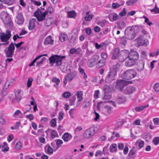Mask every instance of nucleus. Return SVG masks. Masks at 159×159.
Masks as SVG:
<instances>
[{
    "mask_svg": "<svg viewBox=\"0 0 159 159\" xmlns=\"http://www.w3.org/2000/svg\"><path fill=\"white\" fill-rule=\"evenodd\" d=\"M117 150V145L115 143L112 144L110 146V151L113 152H116Z\"/></svg>",
    "mask_w": 159,
    "mask_h": 159,
    "instance_id": "28",
    "label": "nucleus"
},
{
    "mask_svg": "<svg viewBox=\"0 0 159 159\" xmlns=\"http://www.w3.org/2000/svg\"><path fill=\"white\" fill-rule=\"evenodd\" d=\"M16 18L18 20H23V17L22 12H19L16 16Z\"/></svg>",
    "mask_w": 159,
    "mask_h": 159,
    "instance_id": "48",
    "label": "nucleus"
},
{
    "mask_svg": "<svg viewBox=\"0 0 159 159\" xmlns=\"http://www.w3.org/2000/svg\"><path fill=\"white\" fill-rule=\"evenodd\" d=\"M126 38L125 37L123 36L120 39V44L121 45H123L124 46L127 43V40L126 39Z\"/></svg>",
    "mask_w": 159,
    "mask_h": 159,
    "instance_id": "38",
    "label": "nucleus"
},
{
    "mask_svg": "<svg viewBox=\"0 0 159 159\" xmlns=\"http://www.w3.org/2000/svg\"><path fill=\"white\" fill-rule=\"evenodd\" d=\"M119 51V49L118 48H116L114 49V52L111 57L112 59H115L118 57Z\"/></svg>",
    "mask_w": 159,
    "mask_h": 159,
    "instance_id": "20",
    "label": "nucleus"
},
{
    "mask_svg": "<svg viewBox=\"0 0 159 159\" xmlns=\"http://www.w3.org/2000/svg\"><path fill=\"white\" fill-rule=\"evenodd\" d=\"M137 75L136 71L134 69L127 70L121 74L120 77L126 80H130L134 77Z\"/></svg>",
    "mask_w": 159,
    "mask_h": 159,
    "instance_id": "2",
    "label": "nucleus"
},
{
    "mask_svg": "<svg viewBox=\"0 0 159 159\" xmlns=\"http://www.w3.org/2000/svg\"><path fill=\"white\" fill-rule=\"evenodd\" d=\"M76 100V98L74 96L70 98L69 100L70 105L72 106L73 105L75 102Z\"/></svg>",
    "mask_w": 159,
    "mask_h": 159,
    "instance_id": "47",
    "label": "nucleus"
},
{
    "mask_svg": "<svg viewBox=\"0 0 159 159\" xmlns=\"http://www.w3.org/2000/svg\"><path fill=\"white\" fill-rule=\"evenodd\" d=\"M23 91L21 90H18L15 93V95L16 97V99L18 102H19L21 98L22 95Z\"/></svg>",
    "mask_w": 159,
    "mask_h": 159,
    "instance_id": "15",
    "label": "nucleus"
},
{
    "mask_svg": "<svg viewBox=\"0 0 159 159\" xmlns=\"http://www.w3.org/2000/svg\"><path fill=\"white\" fill-rule=\"evenodd\" d=\"M144 109L143 106H139L135 108L134 110L136 111H139L143 110Z\"/></svg>",
    "mask_w": 159,
    "mask_h": 159,
    "instance_id": "56",
    "label": "nucleus"
},
{
    "mask_svg": "<svg viewBox=\"0 0 159 159\" xmlns=\"http://www.w3.org/2000/svg\"><path fill=\"white\" fill-rule=\"evenodd\" d=\"M132 27V29L134 31V32H135V34L139 31V27L138 26L136 25Z\"/></svg>",
    "mask_w": 159,
    "mask_h": 159,
    "instance_id": "57",
    "label": "nucleus"
},
{
    "mask_svg": "<svg viewBox=\"0 0 159 159\" xmlns=\"http://www.w3.org/2000/svg\"><path fill=\"white\" fill-rule=\"evenodd\" d=\"M75 73H69L65 77L63 80V83L66 84L67 83V81H71L73 78L75 76Z\"/></svg>",
    "mask_w": 159,
    "mask_h": 159,
    "instance_id": "11",
    "label": "nucleus"
},
{
    "mask_svg": "<svg viewBox=\"0 0 159 159\" xmlns=\"http://www.w3.org/2000/svg\"><path fill=\"white\" fill-rule=\"evenodd\" d=\"M75 110V109L72 108L70 109V110L69 111V114L71 118H73L74 117V113Z\"/></svg>",
    "mask_w": 159,
    "mask_h": 159,
    "instance_id": "51",
    "label": "nucleus"
},
{
    "mask_svg": "<svg viewBox=\"0 0 159 159\" xmlns=\"http://www.w3.org/2000/svg\"><path fill=\"white\" fill-rule=\"evenodd\" d=\"M135 63V61L130 58H128L125 60V65L127 67H130L134 65Z\"/></svg>",
    "mask_w": 159,
    "mask_h": 159,
    "instance_id": "17",
    "label": "nucleus"
},
{
    "mask_svg": "<svg viewBox=\"0 0 159 159\" xmlns=\"http://www.w3.org/2000/svg\"><path fill=\"white\" fill-rule=\"evenodd\" d=\"M136 89L135 87L129 86L125 88L124 89V92L126 94H130L136 91Z\"/></svg>",
    "mask_w": 159,
    "mask_h": 159,
    "instance_id": "12",
    "label": "nucleus"
},
{
    "mask_svg": "<svg viewBox=\"0 0 159 159\" xmlns=\"http://www.w3.org/2000/svg\"><path fill=\"white\" fill-rule=\"evenodd\" d=\"M96 130L94 127H90L86 130L83 134V136L85 139L91 138L95 134Z\"/></svg>",
    "mask_w": 159,
    "mask_h": 159,
    "instance_id": "7",
    "label": "nucleus"
},
{
    "mask_svg": "<svg viewBox=\"0 0 159 159\" xmlns=\"http://www.w3.org/2000/svg\"><path fill=\"white\" fill-rule=\"evenodd\" d=\"M51 137L52 138L54 139L58 136L57 132L54 130H52L51 132Z\"/></svg>",
    "mask_w": 159,
    "mask_h": 159,
    "instance_id": "44",
    "label": "nucleus"
},
{
    "mask_svg": "<svg viewBox=\"0 0 159 159\" xmlns=\"http://www.w3.org/2000/svg\"><path fill=\"white\" fill-rule=\"evenodd\" d=\"M39 11H40L39 8L34 12V16L36 17L37 20H40V14Z\"/></svg>",
    "mask_w": 159,
    "mask_h": 159,
    "instance_id": "45",
    "label": "nucleus"
},
{
    "mask_svg": "<svg viewBox=\"0 0 159 159\" xmlns=\"http://www.w3.org/2000/svg\"><path fill=\"white\" fill-rule=\"evenodd\" d=\"M51 125L52 127H55L56 125V118H53L51 120L50 122Z\"/></svg>",
    "mask_w": 159,
    "mask_h": 159,
    "instance_id": "50",
    "label": "nucleus"
},
{
    "mask_svg": "<svg viewBox=\"0 0 159 159\" xmlns=\"http://www.w3.org/2000/svg\"><path fill=\"white\" fill-rule=\"evenodd\" d=\"M72 138V136L67 132L65 133L62 135V138L65 142H68L71 140Z\"/></svg>",
    "mask_w": 159,
    "mask_h": 159,
    "instance_id": "14",
    "label": "nucleus"
},
{
    "mask_svg": "<svg viewBox=\"0 0 159 159\" xmlns=\"http://www.w3.org/2000/svg\"><path fill=\"white\" fill-rule=\"evenodd\" d=\"M120 66V65L118 63H116L112 66V68L110 69V71L116 73V75H117V71L118 70Z\"/></svg>",
    "mask_w": 159,
    "mask_h": 159,
    "instance_id": "22",
    "label": "nucleus"
},
{
    "mask_svg": "<svg viewBox=\"0 0 159 159\" xmlns=\"http://www.w3.org/2000/svg\"><path fill=\"white\" fill-rule=\"evenodd\" d=\"M105 61L104 60L101 59L99 60L96 64V67L97 68L101 67L105 64Z\"/></svg>",
    "mask_w": 159,
    "mask_h": 159,
    "instance_id": "30",
    "label": "nucleus"
},
{
    "mask_svg": "<svg viewBox=\"0 0 159 159\" xmlns=\"http://www.w3.org/2000/svg\"><path fill=\"white\" fill-rule=\"evenodd\" d=\"M126 101L125 98L124 96H121L118 98L116 101L119 104L123 103H124Z\"/></svg>",
    "mask_w": 159,
    "mask_h": 159,
    "instance_id": "31",
    "label": "nucleus"
},
{
    "mask_svg": "<svg viewBox=\"0 0 159 159\" xmlns=\"http://www.w3.org/2000/svg\"><path fill=\"white\" fill-rule=\"evenodd\" d=\"M82 105L84 108H87L89 105V102L87 100H84Z\"/></svg>",
    "mask_w": 159,
    "mask_h": 159,
    "instance_id": "49",
    "label": "nucleus"
},
{
    "mask_svg": "<svg viewBox=\"0 0 159 159\" xmlns=\"http://www.w3.org/2000/svg\"><path fill=\"white\" fill-rule=\"evenodd\" d=\"M64 114L62 111H60L59 113V119L61 121L63 118Z\"/></svg>",
    "mask_w": 159,
    "mask_h": 159,
    "instance_id": "60",
    "label": "nucleus"
},
{
    "mask_svg": "<svg viewBox=\"0 0 159 159\" xmlns=\"http://www.w3.org/2000/svg\"><path fill=\"white\" fill-rule=\"evenodd\" d=\"M104 43H102L100 44H99L97 43H96L95 44V48L97 49H99L103 47L104 45Z\"/></svg>",
    "mask_w": 159,
    "mask_h": 159,
    "instance_id": "59",
    "label": "nucleus"
},
{
    "mask_svg": "<svg viewBox=\"0 0 159 159\" xmlns=\"http://www.w3.org/2000/svg\"><path fill=\"white\" fill-rule=\"evenodd\" d=\"M138 1V0H129L126 2V4L127 6H132Z\"/></svg>",
    "mask_w": 159,
    "mask_h": 159,
    "instance_id": "36",
    "label": "nucleus"
},
{
    "mask_svg": "<svg viewBox=\"0 0 159 159\" xmlns=\"http://www.w3.org/2000/svg\"><path fill=\"white\" fill-rule=\"evenodd\" d=\"M11 31L7 30H6V33H0V38L2 42H7L9 40L11 37Z\"/></svg>",
    "mask_w": 159,
    "mask_h": 159,
    "instance_id": "8",
    "label": "nucleus"
},
{
    "mask_svg": "<svg viewBox=\"0 0 159 159\" xmlns=\"http://www.w3.org/2000/svg\"><path fill=\"white\" fill-rule=\"evenodd\" d=\"M52 9L51 7H49L48 8V10L46 11L43 13H42L40 11V20H44L45 19V17L48 16V15H49L52 13L51 10Z\"/></svg>",
    "mask_w": 159,
    "mask_h": 159,
    "instance_id": "13",
    "label": "nucleus"
},
{
    "mask_svg": "<svg viewBox=\"0 0 159 159\" xmlns=\"http://www.w3.org/2000/svg\"><path fill=\"white\" fill-rule=\"evenodd\" d=\"M153 121L155 125H159V118H153Z\"/></svg>",
    "mask_w": 159,
    "mask_h": 159,
    "instance_id": "58",
    "label": "nucleus"
},
{
    "mask_svg": "<svg viewBox=\"0 0 159 159\" xmlns=\"http://www.w3.org/2000/svg\"><path fill=\"white\" fill-rule=\"evenodd\" d=\"M159 54V49H158L153 52H150L149 56L150 57H154L157 56Z\"/></svg>",
    "mask_w": 159,
    "mask_h": 159,
    "instance_id": "35",
    "label": "nucleus"
},
{
    "mask_svg": "<svg viewBox=\"0 0 159 159\" xmlns=\"http://www.w3.org/2000/svg\"><path fill=\"white\" fill-rule=\"evenodd\" d=\"M139 58V55L136 51L133 50L130 51L129 53V58H130L135 61Z\"/></svg>",
    "mask_w": 159,
    "mask_h": 159,
    "instance_id": "10",
    "label": "nucleus"
},
{
    "mask_svg": "<svg viewBox=\"0 0 159 159\" xmlns=\"http://www.w3.org/2000/svg\"><path fill=\"white\" fill-rule=\"evenodd\" d=\"M131 83V81H128L124 80H117L116 88L119 90L121 91L126 85Z\"/></svg>",
    "mask_w": 159,
    "mask_h": 159,
    "instance_id": "4",
    "label": "nucleus"
},
{
    "mask_svg": "<svg viewBox=\"0 0 159 159\" xmlns=\"http://www.w3.org/2000/svg\"><path fill=\"white\" fill-rule=\"evenodd\" d=\"M116 75V73L111 72L110 71L105 77V82L107 84H109L114 82L115 80Z\"/></svg>",
    "mask_w": 159,
    "mask_h": 159,
    "instance_id": "6",
    "label": "nucleus"
},
{
    "mask_svg": "<svg viewBox=\"0 0 159 159\" xmlns=\"http://www.w3.org/2000/svg\"><path fill=\"white\" fill-rule=\"evenodd\" d=\"M82 129V128L81 126H79L77 127L75 129L74 132L75 134H76L78 133Z\"/></svg>",
    "mask_w": 159,
    "mask_h": 159,
    "instance_id": "53",
    "label": "nucleus"
},
{
    "mask_svg": "<svg viewBox=\"0 0 159 159\" xmlns=\"http://www.w3.org/2000/svg\"><path fill=\"white\" fill-rule=\"evenodd\" d=\"M151 12H154V14L159 13V8L157 7L156 4L155 5L154 8L151 9Z\"/></svg>",
    "mask_w": 159,
    "mask_h": 159,
    "instance_id": "40",
    "label": "nucleus"
},
{
    "mask_svg": "<svg viewBox=\"0 0 159 159\" xmlns=\"http://www.w3.org/2000/svg\"><path fill=\"white\" fill-rule=\"evenodd\" d=\"M66 58L65 56L54 55H52L49 58L50 63L51 66H52L54 63H56L57 66H59L62 64V60Z\"/></svg>",
    "mask_w": 159,
    "mask_h": 159,
    "instance_id": "1",
    "label": "nucleus"
},
{
    "mask_svg": "<svg viewBox=\"0 0 159 159\" xmlns=\"http://www.w3.org/2000/svg\"><path fill=\"white\" fill-rule=\"evenodd\" d=\"M139 46L143 45L144 43V40L142 36H140L135 40Z\"/></svg>",
    "mask_w": 159,
    "mask_h": 159,
    "instance_id": "23",
    "label": "nucleus"
},
{
    "mask_svg": "<svg viewBox=\"0 0 159 159\" xmlns=\"http://www.w3.org/2000/svg\"><path fill=\"white\" fill-rule=\"evenodd\" d=\"M99 58V56L96 55H94L93 57L89 59L87 62V64L89 67H93L95 64V62L98 60Z\"/></svg>",
    "mask_w": 159,
    "mask_h": 159,
    "instance_id": "9",
    "label": "nucleus"
},
{
    "mask_svg": "<svg viewBox=\"0 0 159 159\" xmlns=\"http://www.w3.org/2000/svg\"><path fill=\"white\" fill-rule=\"evenodd\" d=\"M5 25V26L8 28H10L13 25V22L11 20H3Z\"/></svg>",
    "mask_w": 159,
    "mask_h": 159,
    "instance_id": "29",
    "label": "nucleus"
},
{
    "mask_svg": "<svg viewBox=\"0 0 159 159\" xmlns=\"http://www.w3.org/2000/svg\"><path fill=\"white\" fill-rule=\"evenodd\" d=\"M2 2L9 5H12L14 2L13 0H2Z\"/></svg>",
    "mask_w": 159,
    "mask_h": 159,
    "instance_id": "39",
    "label": "nucleus"
},
{
    "mask_svg": "<svg viewBox=\"0 0 159 159\" xmlns=\"http://www.w3.org/2000/svg\"><path fill=\"white\" fill-rule=\"evenodd\" d=\"M15 47L13 43H11L8 47L6 48L4 50L6 57H12L14 55Z\"/></svg>",
    "mask_w": 159,
    "mask_h": 159,
    "instance_id": "3",
    "label": "nucleus"
},
{
    "mask_svg": "<svg viewBox=\"0 0 159 159\" xmlns=\"http://www.w3.org/2000/svg\"><path fill=\"white\" fill-rule=\"evenodd\" d=\"M59 40L62 42L66 40L67 39V35L64 33H61L59 38Z\"/></svg>",
    "mask_w": 159,
    "mask_h": 159,
    "instance_id": "32",
    "label": "nucleus"
},
{
    "mask_svg": "<svg viewBox=\"0 0 159 159\" xmlns=\"http://www.w3.org/2000/svg\"><path fill=\"white\" fill-rule=\"evenodd\" d=\"M107 23L106 20H99L97 22V24L101 27L104 26Z\"/></svg>",
    "mask_w": 159,
    "mask_h": 159,
    "instance_id": "42",
    "label": "nucleus"
},
{
    "mask_svg": "<svg viewBox=\"0 0 159 159\" xmlns=\"http://www.w3.org/2000/svg\"><path fill=\"white\" fill-rule=\"evenodd\" d=\"M67 16L69 18L75 19L77 15L76 13L74 10L68 11L67 12Z\"/></svg>",
    "mask_w": 159,
    "mask_h": 159,
    "instance_id": "19",
    "label": "nucleus"
},
{
    "mask_svg": "<svg viewBox=\"0 0 159 159\" xmlns=\"http://www.w3.org/2000/svg\"><path fill=\"white\" fill-rule=\"evenodd\" d=\"M136 151V149L134 147H133L130 151L128 154L129 157H133V155L135 153Z\"/></svg>",
    "mask_w": 159,
    "mask_h": 159,
    "instance_id": "33",
    "label": "nucleus"
},
{
    "mask_svg": "<svg viewBox=\"0 0 159 159\" xmlns=\"http://www.w3.org/2000/svg\"><path fill=\"white\" fill-rule=\"evenodd\" d=\"M112 107L109 105H106L104 107V110L107 111L108 114H110L111 112Z\"/></svg>",
    "mask_w": 159,
    "mask_h": 159,
    "instance_id": "34",
    "label": "nucleus"
},
{
    "mask_svg": "<svg viewBox=\"0 0 159 159\" xmlns=\"http://www.w3.org/2000/svg\"><path fill=\"white\" fill-rule=\"evenodd\" d=\"M53 40L51 39V36H50L45 39L44 43L45 45H52L53 43Z\"/></svg>",
    "mask_w": 159,
    "mask_h": 159,
    "instance_id": "25",
    "label": "nucleus"
},
{
    "mask_svg": "<svg viewBox=\"0 0 159 159\" xmlns=\"http://www.w3.org/2000/svg\"><path fill=\"white\" fill-rule=\"evenodd\" d=\"M155 90L156 92H159V83H156L155 84L153 87Z\"/></svg>",
    "mask_w": 159,
    "mask_h": 159,
    "instance_id": "61",
    "label": "nucleus"
},
{
    "mask_svg": "<svg viewBox=\"0 0 159 159\" xmlns=\"http://www.w3.org/2000/svg\"><path fill=\"white\" fill-rule=\"evenodd\" d=\"M21 142L20 141H19L16 144L15 148L16 149H20L21 148Z\"/></svg>",
    "mask_w": 159,
    "mask_h": 159,
    "instance_id": "55",
    "label": "nucleus"
},
{
    "mask_svg": "<svg viewBox=\"0 0 159 159\" xmlns=\"http://www.w3.org/2000/svg\"><path fill=\"white\" fill-rule=\"evenodd\" d=\"M129 52L127 50H124L122 51L121 53V55L123 57V60L125 59L127 57L129 58Z\"/></svg>",
    "mask_w": 159,
    "mask_h": 159,
    "instance_id": "21",
    "label": "nucleus"
},
{
    "mask_svg": "<svg viewBox=\"0 0 159 159\" xmlns=\"http://www.w3.org/2000/svg\"><path fill=\"white\" fill-rule=\"evenodd\" d=\"M62 95L65 98H67L71 96V93L69 92H65L62 93Z\"/></svg>",
    "mask_w": 159,
    "mask_h": 159,
    "instance_id": "46",
    "label": "nucleus"
},
{
    "mask_svg": "<svg viewBox=\"0 0 159 159\" xmlns=\"http://www.w3.org/2000/svg\"><path fill=\"white\" fill-rule=\"evenodd\" d=\"M132 27H127L125 30V37L128 39H132L135 37V32L133 30Z\"/></svg>",
    "mask_w": 159,
    "mask_h": 159,
    "instance_id": "5",
    "label": "nucleus"
},
{
    "mask_svg": "<svg viewBox=\"0 0 159 159\" xmlns=\"http://www.w3.org/2000/svg\"><path fill=\"white\" fill-rule=\"evenodd\" d=\"M99 90H95L94 91V97L96 99L99 98Z\"/></svg>",
    "mask_w": 159,
    "mask_h": 159,
    "instance_id": "64",
    "label": "nucleus"
},
{
    "mask_svg": "<svg viewBox=\"0 0 159 159\" xmlns=\"http://www.w3.org/2000/svg\"><path fill=\"white\" fill-rule=\"evenodd\" d=\"M153 142L155 145L158 144L159 143V137H156L153 140Z\"/></svg>",
    "mask_w": 159,
    "mask_h": 159,
    "instance_id": "54",
    "label": "nucleus"
},
{
    "mask_svg": "<svg viewBox=\"0 0 159 159\" xmlns=\"http://www.w3.org/2000/svg\"><path fill=\"white\" fill-rule=\"evenodd\" d=\"M45 152L47 153L51 154L53 152V149L49 145H47L44 147Z\"/></svg>",
    "mask_w": 159,
    "mask_h": 159,
    "instance_id": "26",
    "label": "nucleus"
},
{
    "mask_svg": "<svg viewBox=\"0 0 159 159\" xmlns=\"http://www.w3.org/2000/svg\"><path fill=\"white\" fill-rule=\"evenodd\" d=\"M120 3L119 2V3H113L112 4V7L113 9H116L117 8L119 7L120 6L123 5L125 2L123 1H120Z\"/></svg>",
    "mask_w": 159,
    "mask_h": 159,
    "instance_id": "27",
    "label": "nucleus"
},
{
    "mask_svg": "<svg viewBox=\"0 0 159 159\" xmlns=\"http://www.w3.org/2000/svg\"><path fill=\"white\" fill-rule=\"evenodd\" d=\"M1 19L2 20H10V17L9 14L6 12L3 11L0 14Z\"/></svg>",
    "mask_w": 159,
    "mask_h": 159,
    "instance_id": "16",
    "label": "nucleus"
},
{
    "mask_svg": "<svg viewBox=\"0 0 159 159\" xmlns=\"http://www.w3.org/2000/svg\"><path fill=\"white\" fill-rule=\"evenodd\" d=\"M116 26L118 28L122 29L126 26V24L123 21H119L117 22Z\"/></svg>",
    "mask_w": 159,
    "mask_h": 159,
    "instance_id": "24",
    "label": "nucleus"
},
{
    "mask_svg": "<svg viewBox=\"0 0 159 159\" xmlns=\"http://www.w3.org/2000/svg\"><path fill=\"white\" fill-rule=\"evenodd\" d=\"M89 11L87 12L86 16L85 17V20H91L92 18L93 15L92 14L89 15Z\"/></svg>",
    "mask_w": 159,
    "mask_h": 159,
    "instance_id": "43",
    "label": "nucleus"
},
{
    "mask_svg": "<svg viewBox=\"0 0 159 159\" xmlns=\"http://www.w3.org/2000/svg\"><path fill=\"white\" fill-rule=\"evenodd\" d=\"M144 62L143 60L139 61L137 63V70L139 71L142 70L144 68Z\"/></svg>",
    "mask_w": 159,
    "mask_h": 159,
    "instance_id": "18",
    "label": "nucleus"
},
{
    "mask_svg": "<svg viewBox=\"0 0 159 159\" xmlns=\"http://www.w3.org/2000/svg\"><path fill=\"white\" fill-rule=\"evenodd\" d=\"M52 81L53 82H55L56 83V85H58L59 84L60 82V80L56 78H54L52 80Z\"/></svg>",
    "mask_w": 159,
    "mask_h": 159,
    "instance_id": "62",
    "label": "nucleus"
},
{
    "mask_svg": "<svg viewBox=\"0 0 159 159\" xmlns=\"http://www.w3.org/2000/svg\"><path fill=\"white\" fill-rule=\"evenodd\" d=\"M63 143L61 139H58L56 142V145L58 148L61 147Z\"/></svg>",
    "mask_w": 159,
    "mask_h": 159,
    "instance_id": "63",
    "label": "nucleus"
},
{
    "mask_svg": "<svg viewBox=\"0 0 159 159\" xmlns=\"http://www.w3.org/2000/svg\"><path fill=\"white\" fill-rule=\"evenodd\" d=\"M109 17L110 20L111 18H112L113 20H117L118 19L119 16L116 14H111L109 15Z\"/></svg>",
    "mask_w": 159,
    "mask_h": 159,
    "instance_id": "37",
    "label": "nucleus"
},
{
    "mask_svg": "<svg viewBox=\"0 0 159 159\" xmlns=\"http://www.w3.org/2000/svg\"><path fill=\"white\" fill-rule=\"evenodd\" d=\"M34 20H30L29 22L28 28L29 30H32L34 29V23L33 22Z\"/></svg>",
    "mask_w": 159,
    "mask_h": 159,
    "instance_id": "41",
    "label": "nucleus"
},
{
    "mask_svg": "<svg viewBox=\"0 0 159 159\" xmlns=\"http://www.w3.org/2000/svg\"><path fill=\"white\" fill-rule=\"evenodd\" d=\"M33 80V79L31 78H30L28 79L27 83V87L29 88L30 87L32 84Z\"/></svg>",
    "mask_w": 159,
    "mask_h": 159,
    "instance_id": "52",
    "label": "nucleus"
}]
</instances>
